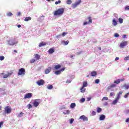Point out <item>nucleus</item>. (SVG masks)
I'll return each instance as SVG.
<instances>
[{
    "label": "nucleus",
    "mask_w": 129,
    "mask_h": 129,
    "mask_svg": "<svg viewBox=\"0 0 129 129\" xmlns=\"http://www.w3.org/2000/svg\"><path fill=\"white\" fill-rule=\"evenodd\" d=\"M65 11V9L64 8H59L56 11H55L53 13L54 16H62L64 14Z\"/></svg>",
    "instance_id": "1"
},
{
    "label": "nucleus",
    "mask_w": 129,
    "mask_h": 129,
    "mask_svg": "<svg viewBox=\"0 0 129 129\" xmlns=\"http://www.w3.org/2000/svg\"><path fill=\"white\" fill-rule=\"evenodd\" d=\"M11 112H12V107L10 106H6L4 108V113L5 114H9Z\"/></svg>",
    "instance_id": "2"
},
{
    "label": "nucleus",
    "mask_w": 129,
    "mask_h": 129,
    "mask_svg": "<svg viewBox=\"0 0 129 129\" xmlns=\"http://www.w3.org/2000/svg\"><path fill=\"white\" fill-rule=\"evenodd\" d=\"M26 74V70L24 68H21L19 70L18 75L21 76V75H25Z\"/></svg>",
    "instance_id": "3"
},
{
    "label": "nucleus",
    "mask_w": 129,
    "mask_h": 129,
    "mask_svg": "<svg viewBox=\"0 0 129 129\" xmlns=\"http://www.w3.org/2000/svg\"><path fill=\"white\" fill-rule=\"evenodd\" d=\"M33 96V94L32 93H28L26 94L24 96V99H30V98H32Z\"/></svg>",
    "instance_id": "4"
},
{
    "label": "nucleus",
    "mask_w": 129,
    "mask_h": 129,
    "mask_svg": "<svg viewBox=\"0 0 129 129\" xmlns=\"http://www.w3.org/2000/svg\"><path fill=\"white\" fill-rule=\"evenodd\" d=\"M80 4H81V0H78V2H76L75 4H72V7L73 9H75L76 8H77V7H78Z\"/></svg>",
    "instance_id": "5"
},
{
    "label": "nucleus",
    "mask_w": 129,
    "mask_h": 129,
    "mask_svg": "<svg viewBox=\"0 0 129 129\" xmlns=\"http://www.w3.org/2000/svg\"><path fill=\"white\" fill-rule=\"evenodd\" d=\"M8 45L10 46H14L15 44H17V42H15V38L13 39H10V40L8 41Z\"/></svg>",
    "instance_id": "6"
},
{
    "label": "nucleus",
    "mask_w": 129,
    "mask_h": 129,
    "mask_svg": "<svg viewBox=\"0 0 129 129\" xmlns=\"http://www.w3.org/2000/svg\"><path fill=\"white\" fill-rule=\"evenodd\" d=\"M13 71H11L10 72H7V74L4 75L3 76V78H8V77H10L11 75H13Z\"/></svg>",
    "instance_id": "7"
},
{
    "label": "nucleus",
    "mask_w": 129,
    "mask_h": 129,
    "mask_svg": "<svg viewBox=\"0 0 129 129\" xmlns=\"http://www.w3.org/2000/svg\"><path fill=\"white\" fill-rule=\"evenodd\" d=\"M126 45H127V41H124L120 43L119 47L121 49H122V48H124Z\"/></svg>",
    "instance_id": "8"
},
{
    "label": "nucleus",
    "mask_w": 129,
    "mask_h": 129,
    "mask_svg": "<svg viewBox=\"0 0 129 129\" xmlns=\"http://www.w3.org/2000/svg\"><path fill=\"white\" fill-rule=\"evenodd\" d=\"M37 84H38L39 86L44 85V84H45V81H43V80H39L37 82Z\"/></svg>",
    "instance_id": "9"
},
{
    "label": "nucleus",
    "mask_w": 129,
    "mask_h": 129,
    "mask_svg": "<svg viewBox=\"0 0 129 129\" xmlns=\"http://www.w3.org/2000/svg\"><path fill=\"white\" fill-rule=\"evenodd\" d=\"M80 119H82L83 121H87L88 120V118L86 117L85 115H83L80 117Z\"/></svg>",
    "instance_id": "10"
},
{
    "label": "nucleus",
    "mask_w": 129,
    "mask_h": 129,
    "mask_svg": "<svg viewBox=\"0 0 129 129\" xmlns=\"http://www.w3.org/2000/svg\"><path fill=\"white\" fill-rule=\"evenodd\" d=\"M122 81H124V79H117L114 81V83L115 84H119V83L122 82Z\"/></svg>",
    "instance_id": "11"
},
{
    "label": "nucleus",
    "mask_w": 129,
    "mask_h": 129,
    "mask_svg": "<svg viewBox=\"0 0 129 129\" xmlns=\"http://www.w3.org/2000/svg\"><path fill=\"white\" fill-rule=\"evenodd\" d=\"M51 70H52V68L51 67H49L48 69H46L44 72L45 73V74H49V73H50V72H51Z\"/></svg>",
    "instance_id": "12"
},
{
    "label": "nucleus",
    "mask_w": 129,
    "mask_h": 129,
    "mask_svg": "<svg viewBox=\"0 0 129 129\" xmlns=\"http://www.w3.org/2000/svg\"><path fill=\"white\" fill-rule=\"evenodd\" d=\"M119 99V95L117 96V97L112 102V104H116Z\"/></svg>",
    "instance_id": "13"
},
{
    "label": "nucleus",
    "mask_w": 129,
    "mask_h": 129,
    "mask_svg": "<svg viewBox=\"0 0 129 129\" xmlns=\"http://www.w3.org/2000/svg\"><path fill=\"white\" fill-rule=\"evenodd\" d=\"M33 106L37 107V106H39V102L37 100H35L33 103Z\"/></svg>",
    "instance_id": "14"
},
{
    "label": "nucleus",
    "mask_w": 129,
    "mask_h": 129,
    "mask_svg": "<svg viewBox=\"0 0 129 129\" xmlns=\"http://www.w3.org/2000/svg\"><path fill=\"white\" fill-rule=\"evenodd\" d=\"M115 87H116V85L115 84H112L110 85L108 87V89H111V88H114Z\"/></svg>",
    "instance_id": "15"
},
{
    "label": "nucleus",
    "mask_w": 129,
    "mask_h": 129,
    "mask_svg": "<svg viewBox=\"0 0 129 129\" xmlns=\"http://www.w3.org/2000/svg\"><path fill=\"white\" fill-rule=\"evenodd\" d=\"M41 57V56L38 54H34V58H35V60H40V58Z\"/></svg>",
    "instance_id": "16"
},
{
    "label": "nucleus",
    "mask_w": 129,
    "mask_h": 129,
    "mask_svg": "<svg viewBox=\"0 0 129 129\" xmlns=\"http://www.w3.org/2000/svg\"><path fill=\"white\" fill-rule=\"evenodd\" d=\"M54 52H55V50L54 49V48H51L48 50V53L50 54H53V53H54Z\"/></svg>",
    "instance_id": "17"
},
{
    "label": "nucleus",
    "mask_w": 129,
    "mask_h": 129,
    "mask_svg": "<svg viewBox=\"0 0 129 129\" xmlns=\"http://www.w3.org/2000/svg\"><path fill=\"white\" fill-rule=\"evenodd\" d=\"M47 45V43L46 42H40L39 45V47H43V46H46Z\"/></svg>",
    "instance_id": "18"
},
{
    "label": "nucleus",
    "mask_w": 129,
    "mask_h": 129,
    "mask_svg": "<svg viewBox=\"0 0 129 129\" xmlns=\"http://www.w3.org/2000/svg\"><path fill=\"white\" fill-rule=\"evenodd\" d=\"M100 120H104L105 119V115H101L99 118Z\"/></svg>",
    "instance_id": "19"
},
{
    "label": "nucleus",
    "mask_w": 129,
    "mask_h": 129,
    "mask_svg": "<svg viewBox=\"0 0 129 129\" xmlns=\"http://www.w3.org/2000/svg\"><path fill=\"white\" fill-rule=\"evenodd\" d=\"M91 76H93V77H95L96 75H97V73L95 71L92 72L91 73Z\"/></svg>",
    "instance_id": "20"
},
{
    "label": "nucleus",
    "mask_w": 129,
    "mask_h": 129,
    "mask_svg": "<svg viewBox=\"0 0 129 129\" xmlns=\"http://www.w3.org/2000/svg\"><path fill=\"white\" fill-rule=\"evenodd\" d=\"M32 20V18L28 17H26L25 19H24V21L25 22H28V21H31Z\"/></svg>",
    "instance_id": "21"
},
{
    "label": "nucleus",
    "mask_w": 129,
    "mask_h": 129,
    "mask_svg": "<svg viewBox=\"0 0 129 129\" xmlns=\"http://www.w3.org/2000/svg\"><path fill=\"white\" fill-rule=\"evenodd\" d=\"M88 19L89 20L88 24H92V19L91 17H88Z\"/></svg>",
    "instance_id": "22"
},
{
    "label": "nucleus",
    "mask_w": 129,
    "mask_h": 129,
    "mask_svg": "<svg viewBox=\"0 0 129 129\" xmlns=\"http://www.w3.org/2000/svg\"><path fill=\"white\" fill-rule=\"evenodd\" d=\"M80 90H81V92H82V93H84L86 89H85V88H84L83 87H82L80 89Z\"/></svg>",
    "instance_id": "23"
},
{
    "label": "nucleus",
    "mask_w": 129,
    "mask_h": 129,
    "mask_svg": "<svg viewBox=\"0 0 129 129\" xmlns=\"http://www.w3.org/2000/svg\"><path fill=\"white\" fill-rule=\"evenodd\" d=\"M101 111H102V109H101V108L97 107V112L99 113L101 112Z\"/></svg>",
    "instance_id": "24"
},
{
    "label": "nucleus",
    "mask_w": 129,
    "mask_h": 129,
    "mask_svg": "<svg viewBox=\"0 0 129 129\" xmlns=\"http://www.w3.org/2000/svg\"><path fill=\"white\" fill-rule=\"evenodd\" d=\"M61 67V65L60 64H57V65H56L55 67H54V68L55 69H56V70H58V69H60V68Z\"/></svg>",
    "instance_id": "25"
},
{
    "label": "nucleus",
    "mask_w": 129,
    "mask_h": 129,
    "mask_svg": "<svg viewBox=\"0 0 129 129\" xmlns=\"http://www.w3.org/2000/svg\"><path fill=\"white\" fill-rule=\"evenodd\" d=\"M112 22L113 26H116L117 25V22L115 19H113Z\"/></svg>",
    "instance_id": "26"
},
{
    "label": "nucleus",
    "mask_w": 129,
    "mask_h": 129,
    "mask_svg": "<svg viewBox=\"0 0 129 129\" xmlns=\"http://www.w3.org/2000/svg\"><path fill=\"white\" fill-rule=\"evenodd\" d=\"M75 106H76V104H75V103H72L71 104V108H74Z\"/></svg>",
    "instance_id": "27"
},
{
    "label": "nucleus",
    "mask_w": 129,
    "mask_h": 129,
    "mask_svg": "<svg viewBox=\"0 0 129 129\" xmlns=\"http://www.w3.org/2000/svg\"><path fill=\"white\" fill-rule=\"evenodd\" d=\"M62 44H64V46L68 45L69 44V41L67 40V41H63L62 42Z\"/></svg>",
    "instance_id": "28"
},
{
    "label": "nucleus",
    "mask_w": 129,
    "mask_h": 129,
    "mask_svg": "<svg viewBox=\"0 0 129 129\" xmlns=\"http://www.w3.org/2000/svg\"><path fill=\"white\" fill-rule=\"evenodd\" d=\"M87 86V82H84L83 83V86L82 87H86Z\"/></svg>",
    "instance_id": "29"
},
{
    "label": "nucleus",
    "mask_w": 129,
    "mask_h": 129,
    "mask_svg": "<svg viewBox=\"0 0 129 129\" xmlns=\"http://www.w3.org/2000/svg\"><path fill=\"white\" fill-rule=\"evenodd\" d=\"M47 89H49V90L53 89V86L52 85H49L47 86Z\"/></svg>",
    "instance_id": "30"
},
{
    "label": "nucleus",
    "mask_w": 129,
    "mask_h": 129,
    "mask_svg": "<svg viewBox=\"0 0 129 129\" xmlns=\"http://www.w3.org/2000/svg\"><path fill=\"white\" fill-rule=\"evenodd\" d=\"M55 74H56V75H59V74H61V71H57L55 72Z\"/></svg>",
    "instance_id": "31"
},
{
    "label": "nucleus",
    "mask_w": 129,
    "mask_h": 129,
    "mask_svg": "<svg viewBox=\"0 0 129 129\" xmlns=\"http://www.w3.org/2000/svg\"><path fill=\"white\" fill-rule=\"evenodd\" d=\"M36 61V59H32L30 60V63H31V64H33V63H35Z\"/></svg>",
    "instance_id": "32"
},
{
    "label": "nucleus",
    "mask_w": 129,
    "mask_h": 129,
    "mask_svg": "<svg viewBox=\"0 0 129 129\" xmlns=\"http://www.w3.org/2000/svg\"><path fill=\"white\" fill-rule=\"evenodd\" d=\"M27 108H28V109H30V108H32V107H33V106H32L31 104H29L27 105Z\"/></svg>",
    "instance_id": "33"
},
{
    "label": "nucleus",
    "mask_w": 129,
    "mask_h": 129,
    "mask_svg": "<svg viewBox=\"0 0 129 129\" xmlns=\"http://www.w3.org/2000/svg\"><path fill=\"white\" fill-rule=\"evenodd\" d=\"M118 21L120 24H122V23H123V19H122V18H119Z\"/></svg>",
    "instance_id": "34"
},
{
    "label": "nucleus",
    "mask_w": 129,
    "mask_h": 129,
    "mask_svg": "<svg viewBox=\"0 0 129 129\" xmlns=\"http://www.w3.org/2000/svg\"><path fill=\"white\" fill-rule=\"evenodd\" d=\"M74 122V118H71L70 119V123L71 124H72V123H73Z\"/></svg>",
    "instance_id": "35"
},
{
    "label": "nucleus",
    "mask_w": 129,
    "mask_h": 129,
    "mask_svg": "<svg viewBox=\"0 0 129 129\" xmlns=\"http://www.w3.org/2000/svg\"><path fill=\"white\" fill-rule=\"evenodd\" d=\"M104 100H108V98L107 97H103L102 101H104Z\"/></svg>",
    "instance_id": "36"
},
{
    "label": "nucleus",
    "mask_w": 129,
    "mask_h": 129,
    "mask_svg": "<svg viewBox=\"0 0 129 129\" xmlns=\"http://www.w3.org/2000/svg\"><path fill=\"white\" fill-rule=\"evenodd\" d=\"M67 34H68V32H63L61 35L62 37H65V36L67 35Z\"/></svg>",
    "instance_id": "37"
},
{
    "label": "nucleus",
    "mask_w": 129,
    "mask_h": 129,
    "mask_svg": "<svg viewBox=\"0 0 129 129\" xmlns=\"http://www.w3.org/2000/svg\"><path fill=\"white\" fill-rule=\"evenodd\" d=\"M68 5H71L72 4V1L71 0H68L67 2Z\"/></svg>",
    "instance_id": "38"
},
{
    "label": "nucleus",
    "mask_w": 129,
    "mask_h": 129,
    "mask_svg": "<svg viewBox=\"0 0 129 129\" xmlns=\"http://www.w3.org/2000/svg\"><path fill=\"white\" fill-rule=\"evenodd\" d=\"M3 60H5V56L3 55L0 56V61H3Z\"/></svg>",
    "instance_id": "39"
},
{
    "label": "nucleus",
    "mask_w": 129,
    "mask_h": 129,
    "mask_svg": "<svg viewBox=\"0 0 129 129\" xmlns=\"http://www.w3.org/2000/svg\"><path fill=\"white\" fill-rule=\"evenodd\" d=\"M23 114H24V113H23V112H20V113L18 114V117H21V116H23Z\"/></svg>",
    "instance_id": "40"
},
{
    "label": "nucleus",
    "mask_w": 129,
    "mask_h": 129,
    "mask_svg": "<svg viewBox=\"0 0 129 129\" xmlns=\"http://www.w3.org/2000/svg\"><path fill=\"white\" fill-rule=\"evenodd\" d=\"M7 16L8 17H11V16H13V13H12L11 12H8L7 13Z\"/></svg>",
    "instance_id": "41"
},
{
    "label": "nucleus",
    "mask_w": 129,
    "mask_h": 129,
    "mask_svg": "<svg viewBox=\"0 0 129 129\" xmlns=\"http://www.w3.org/2000/svg\"><path fill=\"white\" fill-rule=\"evenodd\" d=\"M114 37L115 38H118V37H119V34H118V33H115Z\"/></svg>",
    "instance_id": "42"
},
{
    "label": "nucleus",
    "mask_w": 129,
    "mask_h": 129,
    "mask_svg": "<svg viewBox=\"0 0 129 129\" xmlns=\"http://www.w3.org/2000/svg\"><path fill=\"white\" fill-rule=\"evenodd\" d=\"M124 61H127L129 60V56H126L124 58Z\"/></svg>",
    "instance_id": "43"
},
{
    "label": "nucleus",
    "mask_w": 129,
    "mask_h": 129,
    "mask_svg": "<svg viewBox=\"0 0 129 129\" xmlns=\"http://www.w3.org/2000/svg\"><path fill=\"white\" fill-rule=\"evenodd\" d=\"M95 83H96V84H98V83H99V79L95 80Z\"/></svg>",
    "instance_id": "44"
},
{
    "label": "nucleus",
    "mask_w": 129,
    "mask_h": 129,
    "mask_svg": "<svg viewBox=\"0 0 129 129\" xmlns=\"http://www.w3.org/2000/svg\"><path fill=\"white\" fill-rule=\"evenodd\" d=\"M58 4H61V1L59 0L55 2V5H58Z\"/></svg>",
    "instance_id": "45"
},
{
    "label": "nucleus",
    "mask_w": 129,
    "mask_h": 129,
    "mask_svg": "<svg viewBox=\"0 0 129 129\" xmlns=\"http://www.w3.org/2000/svg\"><path fill=\"white\" fill-rule=\"evenodd\" d=\"M128 94H129V93H127L124 96V98H127V97H128Z\"/></svg>",
    "instance_id": "46"
},
{
    "label": "nucleus",
    "mask_w": 129,
    "mask_h": 129,
    "mask_svg": "<svg viewBox=\"0 0 129 129\" xmlns=\"http://www.w3.org/2000/svg\"><path fill=\"white\" fill-rule=\"evenodd\" d=\"M92 115H96V112L95 111H93L92 112Z\"/></svg>",
    "instance_id": "47"
},
{
    "label": "nucleus",
    "mask_w": 129,
    "mask_h": 129,
    "mask_svg": "<svg viewBox=\"0 0 129 129\" xmlns=\"http://www.w3.org/2000/svg\"><path fill=\"white\" fill-rule=\"evenodd\" d=\"M80 100H81V102H84V101H85V98H82Z\"/></svg>",
    "instance_id": "48"
},
{
    "label": "nucleus",
    "mask_w": 129,
    "mask_h": 129,
    "mask_svg": "<svg viewBox=\"0 0 129 129\" xmlns=\"http://www.w3.org/2000/svg\"><path fill=\"white\" fill-rule=\"evenodd\" d=\"M64 70H65V68H63L60 70H59V71H60V72H63V71H64Z\"/></svg>",
    "instance_id": "49"
},
{
    "label": "nucleus",
    "mask_w": 129,
    "mask_h": 129,
    "mask_svg": "<svg viewBox=\"0 0 129 129\" xmlns=\"http://www.w3.org/2000/svg\"><path fill=\"white\" fill-rule=\"evenodd\" d=\"M125 10L126 11H128L129 10V6L126 7L125 8Z\"/></svg>",
    "instance_id": "50"
},
{
    "label": "nucleus",
    "mask_w": 129,
    "mask_h": 129,
    "mask_svg": "<svg viewBox=\"0 0 129 129\" xmlns=\"http://www.w3.org/2000/svg\"><path fill=\"white\" fill-rule=\"evenodd\" d=\"M113 95H114V93L113 92L110 93V96H113Z\"/></svg>",
    "instance_id": "51"
},
{
    "label": "nucleus",
    "mask_w": 129,
    "mask_h": 129,
    "mask_svg": "<svg viewBox=\"0 0 129 129\" xmlns=\"http://www.w3.org/2000/svg\"><path fill=\"white\" fill-rule=\"evenodd\" d=\"M3 124H4V122H0V127H2V125H3Z\"/></svg>",
    "instance_id": "52"
},
{
    "label": "nucleus",
    "mask_w": 129,
    "mask_h": 129,
    "mask_svg": "<svg viewBox=\"0 0 129 129\" xmlns=\"http://www.w3.org/2000/svg\"><path fill=\"white\" fill-rule=\"evenodd\" d=\"M121 94H122V92H119V93H118V96L119 95H119H121Z\"/></svg>",
    "instance_id": "53"
},
{
    "label": "nucleus",
    "mask_w": 129,
    "mask_h": 129,
    "mask_svg": "<svg viewBox=\"0 0 129 129\" xmlns=\"http://www.w3.org/2000/svg\"><path fill=\"white\" fill-rule=\"evenodd\" d=\"M115 61H117V60H119V57H117L115 58Z\"/></svg>",
    "instance_id": "54"
},
{
    "label": "nucleus",
    "mask_w": 129,
    "mask_h": 129,
    "mask_svg": "<svg viewBox=\"0 0 129 129\" xmlns=\"http://www.w3.org/2000/svg\"><path fill=\"white\" fill-rule=\"evenodd\" d=\"M125 122H129V118H127L125 120Z\"/></svg>",
    "instance_id": "55"
},
{
    "label": "nucleus",
    "mask_w": 129,
    "mask_h": 129,
    "mask_svg": "<svg viewBox=\"0 0 129 129\" xmlns=\"http://www.w3.org/2000/svg\"><path fill=\"white\" fill-rule=\"evenodd\" d=\"M22 15V13H21V12H18V16H19V17H20V16H21Z\"/></svg>",
    "instance_id": "56"
},
{
    "label": "nucleus",
    "mask_w": 129,
    "mask_h": 129,
    "mask_svg": "<svg viewBox=\"0 0 129 129\" xmlns=\"http://www.w3.org/2000/svg\"><path fill=\"white\" fill-rule=\"evenodd\" d=\"M81 53H82V51H80V52H77V55H80V54H81Z\"/></svg>",
    "instance_id": "57"
},
{
    "label": "nucleus",
    "mask_w": 129,
    "mask_h": 129,
    "mask_svg": "<svg viewBox=\"0 0 129 129\" xmlns=\"http://www.w3.org/2000/svg\"><path fill=\"white\" fill-rule=\"evenodd\" d=\"M126 38V35H123V39H125Z\"/></svg>",
    "instance_id": "58"
},
{
    "label": "nucleus",
    "mask_w": 129,
    "mask_h": 129,
    "mask_svg": "<svg viewBox=\"0 0 129 129\" xmlns=\"http://www.w3.org/2000/svg\"><path fill=\"white\" fill-rule=\"evenodd\" d=\"M87 24H88V22H84V23H83V25H84V26H85V25H87Z\"/></svg>",
    "instance_id": "59"
},
{
    "label": "nucleus",
    "mask_w": 129,
    "mask_h": 129,
    "mask_svg": "<svg viewBox=\"0 0 129 129\" xmlns=\"http://www.w3.org/2000/svg\"><path fill=\"white\" fill-rule=\"evenodd\" d=\"M125 88H126V89H128V88H129V85H126V86H125Z\"/></svg>",
    "instance_id": "60"
},
{
    "label": "nucleus",
    "mask_w": 129,
    "mask_h": 129,
    "mask_svg": "<svg viewBox=\"0 0 129 129\" xmlns=\"http://www.w3.org/2000/svg\"><path fill=\"white\" fill-rule=\"evenodd\" d=\"M67 113H68V114H69L70 113V110H67Z\"/></svg>",
    "instance_id": "61"
},
{
    "label": "nucleus",
    "mask_w": 129,
    "mask_h": 129,
    "mask_svg": "<svg viewBox=\"0 0 129 129\" xmlns=\"http://www.w3.org/2000/svg\"><path fill=\"white\" fill-rule=\"evenodd\" d=\"M21 27H22V26L21 25H18V28H21Z\"/></svg>",
    "instance_id": "62"
},
{
    "label": "nucleus",
    "mask_w": 129,
    "mask_h": 129,
    "mask_svg": "<svg viewBox=\"0 0 129 129\" xmlns=\"http://www.w3.org/2000/svg\"><path fill=\"white\" fill-rule=\"evenodd\" d=\"M66 83H70V82H69V80L67 81Z\"/></svg>",
    "instance_id": "63"
},
{
    "label": "nucleus",
    "mask_w": 129,
    "mask_h": 129,
    "mask_svg": "<svg viewBox=\"0 0 129 129\" xmlns=\"http://www.w3.org/2000/svg\"><path fill=\"white\" fill-rule=\"evenodd\" d=\"M98 49L100 50H101V47H98Z\"/></svg>",
    "instance_id": "64"
}]
</instances>
